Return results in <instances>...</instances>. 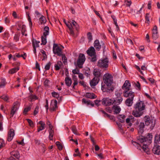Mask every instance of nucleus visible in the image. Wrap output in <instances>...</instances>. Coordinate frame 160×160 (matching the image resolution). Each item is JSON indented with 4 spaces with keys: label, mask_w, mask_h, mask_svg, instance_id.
I'll list each match as a JSON object with an SVG mask.
<instances>
[{
    "label": "nucleus",
    "mask_w": 160,
    "mask_h": 160,
    "mask_svg": "<svg viewBox=\"0 0 160 160\" xmlns=\"http://www.w3.org/2000/svg\"><path fill=\"white\" fill-rule=\"evenodd\" d=\"M26 120L30 127H33L34 126L32 120L29 119H26Z\"/></svg>",
    "instance_id": "49"
},
{
    "label": "nucleus",
    "mask_w": 160,
    "mask_h": 160,
    "mask_svg": "<svg viewBox=\"0 0 160 160\" xmlns=\"http://www.w3.org/2000/svg\"><path fill=\"white\" fill-rule=\"evenodd\" d=\"M123 98L121 97H118L111 99V105H119L122 102Z\"/></svg>",
    "instance_id": "9"
},
{
    "label": "nucleus",
    "mask_w": 160,
    "mask_h": 160,
    "mask_svg": "<svg viewBox=\"0 0 160 160\" xmlns=\"http://www.w3.org/2000/svg\"><path fill=\"white\" fill-rule=\"evenodd\" d=\"M14 131L13 129H10L8 132V141L10 142L13 139L14 135Z\"/></svg>",
    "instance_id": "15"
},
{
    "label": "nucleus",
    "mask_w": 160,
    "mask_h": 160,
    "mask_svg": "<svg viewBox=\"0 0 160 160\" xmlns=\"http://www.w3.org/2000/svg\"><path fill=\"white\" fill-rule=\"evenodd\" d=\"M53 51L54 54H57L58 56H60L62 54L61 48L57 44L54 43L53 47Z\"/></svg>",
    "instance_id": "8"
},
{
    "label": "nucleus",
    "mask_w": 160,
    "mask_h": 160,
    "mask_svg": "<svg viewBox=\"0 0 160 160\" xmlns=\"http://www.w3.org/2000/svg\"><path fill=\"white\" fill-rule=\"evenodd\" d=\"M52 125H50V129H49L48 131L49 133V138L50 140H52L53 137L54 133V130L52 129Z\"/></svg>",
    "instance_id": "22"
},
{
    "label": "nucleus",
    "mask_w": 160,
    "mask_h": 160,
    "mask_svg": "<svg viewBox=\"0 0 160 160\" xmlns=\"http://www.w3.org/2000/svg\"><path fill=\"white\" fill-rule=\"evenodd\" d=\"M91 57L92 58H91V61L94 62L96 61L97 57L96 54L94 55V56H92Z\"/></svg>",
    "instance_id": "58"
},
{
    "label": "nucleus",
    "mask_w": 160,
    "mask_h": 160,
    "mask_svg": "<svg viewBox=\"0 0 160 160\" xmlns=\"http://www.w3.org/2000/svg\"><path fill=\"white\" fill-rule=\"evenodd\" d=\"M71 129L73 132L77 135H79L80 134L78 132L76 127L75 126H72L71 127Z\"/></svg>",
    "instance_id": "39"
},
{
    "label": "nucleus",
    "mask_w": 160,
    "mask_h": 160,
    "mask_svg": "<svg viewBox=\"0 0 160 160\" xmlns=\"http://www.w3.org/2000/svg\"><path fill=\"white\" fill-rule=\"evenodd\" d=\"M40 23L41 24H44L46 22V20L45 17L43 16H42L39 19Z\"/></svg>",
    "instance_id": "41"
},
{
    "label": "nucleus",
    "mask_w": 160,
    "mask_h": 160,
    "mask_svg": "<svg viewBox=\"0 0 160 160\" xmlns=\"http://www.w3.org/2000/svg\"><path fill=\"white\" fill-rule=\"evenodd\" d=\"M100 111L104 114V117H108V118H110V115L106 113L103 110H101Z\"/></svg>",
    "instance_id": "54"
},
{
    "label": "nucleus",
    "mask_w": 160,
    "mask_h": 160,
    "mask_svg": "<svg viewBox=\"0 0 160 160\" xmlns=\"http://www.w3.org/2000/svg\"><path fill=\"white\" fill-rule=\"evenodd\" d=\"M20 35V33H16L15 34L13 40L15 42H17L19 41Z\"/></svg>",
    "instance_id": "37"
},
{
    "label": "nucleus",
    "mask_w": 160,
    "mask_h": 160,
    "mask_svg": "<svg viewBox=\"0 0 160 160\" xmlns=\"http://www.w3.org/2000/svg\"><path fill=\"white\" fill-rule=\"evenodd\" d=\"M152 135L151 133H148L146 137L141 135L137 137L138 140L142 144L132 141V143L137 148L140 150L142 149L148 154L150 153V149L148 148V144H149L152 142Z\"/></svg>",
    "instance_id": "1"
},
{
    "label": "nucleus",
    "mask_w": 160,
    "mask_h": 160,
    "mask_svg": "<svg viewBox=\"0 0 160 160\" xmlns=\"http://www.w3.org/2000/svg\"><path fill=\"white\" fill-rule=\"evenodd\" d=\"M158 140H156V137H155L154 144V147L152 149V151L154 154L159 155L160 154V146L157 144L158 142Z\"/></svg>",
    "instance_id": "7"
},
{
    "label": "nucleus",
    "mask_w": 160,
    "mask_h": 160,
    "mask_svg": "<svg viewBox=\"0 0 160 160\" xmlns=\"http://www.w3.org/2000/svg\"><path fill=\"white\" fill-rule=\"evenodd\" d=\"M31 107H28V108H25L24 110L23 113L24 114H26L27 113V112L30 110Z\"/></svg>",
    "instance_id": "55"
},
{
    "label": "nucleus",
    "mask_w": 160,
    "mask_h": 160,
    "mask_svg": "<svg viewBox=\"0 0 160 160\" xmlns=\"http://www.w3.org/2000/svg\"><path fill=\"white\" fill-rule=\"evenodd\" d=\"M134 119L135 118L133 116H130L128 118H127L126 119V123L127 124L128 126L131 127L132 125V124L131 122V121H132L135 120Z\"/></svg>",
    "instance_id": "23"
},
{
    "label": "nucleus",
    "mask_w": 160,
    "mask_h": 160,
    "mask_svg": "<svg viewBox=\"0 0 160 160\" xmlns=\"http://www.w3.org/2000/svg\"><path fill=\"white\" fill-rule=\"evenodd\" d=\"M123 95L125 97H128V98L134 99L135 93L132 91H124L123 92Z\"/></svg>",
    "instance_id": "10"
},
{
    "label": "nucleus",
    "mask_w": 160,
    "mask_h": 160,
    "mask_svg": "<svg viewBox=\"0 0 160 160\" xmlns=\"http://www.w3.org/2000/svg\"><path fill=\"white\" fill-rule=\"evenodd\" d=\"M57 103V101L56 100H52L50 108L51 112H53L56 110V109L58 108Z\"/></svg>",
    "instance_id": "13"
},
{
    "label": "nucleus",
    "mask_w": 160,
    "mask_h": 160,
    "mask_svg": "<svg viewBox=\"0 0 160 160\" xmlns=\"http://www.w3.org/2000/svg\"><path fill=\"white\" fill-rule=\"evenodd\" d=\"M82 101L83 103L87 104L88 105H89L90 104V100H86L85 99L83 98Z\"/></svg>",
    "instance_id": "53"
},
{
    "label": "nucleus",
    "mask_w": 160,
    "mask_h": 160,
    "mask_svg": "<svg viewBox=\"0 0 160 160\" xmlns=\"http://www.w3.org/2000/svg\"><path fill=\"white\" fill-rule=\"evenodd\" d=\"M93 74L95 76V77H97L99 78L101 75L100 71L98 69H94L93 70Z\"/></svg>",
    "instance_id": "28"
},
{
    "label": "nucleus",
    "mask_w": 160,
    "mask_h": 160,
    "mask_svg": "<svg viewBox=\"0 0 160 160\" xmlns=\"http://www.w3.org/2000/svg\"><path fill=\"white\" fill-rule=\"evenodd\" d=\"M111 17L112 18V19L113 22V23L116 26V27L118 30H119V26L117 22V19L116 18V17L114 15H112L111 16Z\"/></svg>",
    "instance_id": "32"
},
{
    "label": "nucleus",
    "mask_w": 160,
    "mask_h": 160,
    "mask_svg": "<svg viewBox=\"0 0 160 160\" xmlns=\"http://www.w3.org/2000/svg\"><path fill=\"white\" fill-rule=\"evenodd\" d=\"M85 96L87 98L90 99H94L97 98V96L93 93L87 92Z\"/></svg>",
    "instance_id": "26"
},
{
    "label": "nucleus",
    "mask_w": 160,
    "mask_h": 160,
    "mask_svg": "<svg viewBox=\"0 0 160 160\" xmlns=\"http://www.w3.org/2000/svg\"><path fill=\"white\" fill-rule=\"evenodd\" d=\"M10 155L11 156H13L16 158L18 159L20 156L19 152L17 150H13L10 152Z\"/></svg>",
    "instance_id": "24"
},
{
    "label": "nucleus",
    "mask_w": 160,
    "mask_h": 160,
    "mask_svg": "<svg viewBox=\"0 0 160 160\" xmlns=\"http://www.w3.org/2000/svg\"><path fill=\"white\" fill-rule=\"evenodd\" d=\"M1 98L6 101H7L8 99V97L5 95H3L1 96Z\"/></svg>",
    "instance_id": "62"
},
{
    "label": "nucleus",
    "mask_w": 160,
    "mask_h": 160,
    "mask_svg": "<svg viewBox=\"0 0 160 160\" xmlns=\"http://www.w3.org/2000/svg\"><path fill=\"white\" fill-rule=\"evenodd\" d=\"M100 80L99 78L97 77L94 78L90 82V85L92 87L98 84Z\"/></svg>",
    "instance_id": "19"
},
{
    "label": "nucleus",
    "mask_w": 160,
    "mask_h": 160,
    "mask_svg": "<svg viewBox=\"0 0 160 160\" xmlns=\"http://www.w3.org/2000/svg\"><path fill=\"white\" fill-rule=\"evenodd\" d=\"M72 72L73 74H78L79 73V70L77 68H76L72 70Z\"/></svg>",
    "instance_id": "52"
},
{
    "label": "nucleus",
    "mask_w": 160,
    "mask_h": 160,
    "mask_svg": "<svg viewBox=\"0 0 160 160\" xmlns=\"http://www.w3.org/2000/svg\"><path fill=\"white\" fill-rule=\"evenodd\" d=\"M6 83V82L5 79H2L0 82V88L4 87Z\"/></svg>",
    "instance_id": "44"
},
{
    "label": "nucleus",
    "mask_w": 160,
    "mask_h": 160,
    "mask_svg": "<svg viewBox=\"0 0 160 160\" xmlns=\"http://www.w3.org/2000/svg\"><path fill=\"white\" fill-rule=\"evenodd\" d=\"M145 126V124L143 122H141L138 126H136V128L139 134H142L143 133Z\"/></svg>",
    "instance_id": "12"
},
{
    "label": "nucleus",
    "mask_w": 160,
    "mask_h": 160,
    "mask_svg": "<svg viewBox=\"0 0 160 160\" xmlns=\"http://www.w3.org/2000/svg\"><path fill=\"white\" fill-rule=\"evenodd\" d=\"M51 63L50 62H48L45 67V69L47 70H48L50 69Z\"/></svg>",
    "instance_id": "56"
},
{
    "label": "nucleus",
    "mask_w": 160,
    "mask_h": 160,
    "mask_svg": "<svg viewBox=\"0 0 160 160\" xmlns=\"http://www.w3.org/2000/svg\"><path fill=\"white\" fill-rule=\"evenodd\" d=\"M158 33L157 27L156 26H155L152 30V34Z\"/></svg>",
    "instance_id": "51"
},
{
    "label": "nucleus",
    "mask_w": 160,
    "mask_h": 160,
    "mask_svg": "<svg viewBox=\"0 0 160 160\" xmlns=\"http://www.w3.org/2000/svg\"><path fill=\"white\" fill-rule=\"evenodd\" d=\"M29 100L30 101H32L33 100H37L38 98L37 96L35 95L32 94H30L29 97Z\"/></svg>",
    "instance_id": "38"
},
{
    "label": "nucleus",
    "mask_w": 160,
    "mask_h": 160,
    "mask_svg": "<svg viewBox=\"0 0 160 160\" xmlns=\"http://www.w3.org/2000/svg\"><path fill=\"white\" fill-rule=\"evenodd\" d=\"M42 43L41 44L45 45L47 43L46 37L42 36Z\"/></svg>",
    "instance_id": "45"
},
{
    "label": "nucleus",
    "mask_w": 160,
    "mask_h": 160,
    "mask_svg": "<svg viewBox=\"0 0 160 160\" xmlns=\"http://www.w3.org/2000/svg\"><path fill=\"white\" fill-rule=\"evenodd\" d=\"M150 14L148 13H147L145 15V23L149 24L150 23L149 19L150 18Z\"/></svg>",
    "instance_id": "40"
},
{
    "label": "nucleus",
    "mask_w": 160,
    "mask_h": 160,
    "mask_svg": "<svg viewBox=\"0 0 160 160\" xmlns=\"http://www.w3.org/2000/svg\"><path fill=\"white\" fill-rule=\"evenodd\" d=\"M56 145L59 150H61L62 149L63 146L60 142L59 141L57 142H56Z\"/></svg>",
    "instance_id": "42"
},
{
    "label": "nucleus",
    "mask_w": 160,
    "mask_h": 160,
    "mask_svg": "<svg viewBox=\"0 0 160 160\" xmlns=\"http://www.w3.org/2000/svg\"><path fill=\"white\" fill-rule=\"evenodd\" d=\"M112 78V77L111 75V91H113L115 88L116 86V83L113 82Z\"/></svg>",
    "instance_id": "29"
},
{
    "label": "nucleus",
    "mask_w": 160,
    "mask_h": 160,
    "mask_svg": "<svg viewBox=\"0 0 160 160\" xmlns=\"http://www.w3.org/2000/svg\"><path fill=\"white\" fill-rule=\"evenodd\" d=\"M133 99L128 98L125 101V104L128 107L131 106L133 103Z\"/></svg>",
    "instance_id": "25"
},
{
    "label": "nucleus",
    "mask_w": 160,
    "mask_h": 160,
    "mask_svg": "<svg viewBox=\"0 0 160 160\" xmlns=\"http://www.w3.org/2000/svg\"><path fill=\"white\" fill-rule=\"evenodd\" d=\"M32 42L33 48V52L35 54H36V48L39 47V43H40V42L36 40L35 39H33L32 40Z\"/></svg>",
    "instance_id": "17"
},
{
    "label": "nucleus",
    "mask_w": 160,
    "mask_h": 160,
    "mask_svg": "<svg viewBox=\"0 0 160 160\" xmlns=\"http://www.w3.org/2000/svg\"><path fill=\"white\" fill-rule=\"evenodd\" d=\"M103 81L105 84L102 85V90L103 92H110V74L106 73L103 76Z\"/></svg>",
    "instance_id": "3"
},
{
    "label": "nucleus",
    "mask_w": 160,
    "mask_h": 160,
    "mask_svg": "<svg viewBox=\"0 0 160 160\" xmlns=\"http://www.w3.org/2000/svg\"><path fill=\"white\" fill-rule=\"evenodd\" d=\"M112 107V110L114 112V114H118L120 112L121 109L120 107L118 105H113Z\"/></svg>",
    "instance_id": "16"
},
{
    "label": "nucleus",
    "mask_w": 160,
    "mask_h": 160,
    "mask_svg": "<svg viewBox=\"0 0 160 160\" xmlns=\"http://www.w3.org/2000/svg\"><path fill=\"white\" fill-rule=\"evenodd\" d=\"M51 94L52 97L57 98V99L59 98V95L58 92H52Z\"/></svg>",
    "instance_id": "46"
},
{
    "label": "nucleus",
    "mask_w": 160,
    "mask_h": 160,
    "mask_svg": "<svg viewBox=\"0 0 160 160\" xmlns=\"http://www.w3.org/2000/svg\"><path fill=\"white\" fill-rule=\"evenodd\" d=\"M44 32L43 33V36L46 37L49 33V28L48 26H46L44 28Z\"/></svg>",
    "instance_id": "33"
},
{
    "label": "nucleus",
    "mask_w": 160,
    "mask_h": 160,
    "mask_svg": "<svg viewBox=\"0 0 160 160\" xmlns=\"http://www.w3.org/2000/svg\"><path fill=\"white\" fill-rule=\"evenodd\" d=\"M18 102H15L12 108L10 113V117H13L16 112L18 109L19 107Z\"/></svg>",
    "instance_id": "11"
},
{
    "label": "nucleus",
    "mask_w": 160,
    "mask_h": 160,
    "mask_svg": "<svg viewBox=\"0 0 160 160\" xmlns=\"http://www.w3.org/2000/svg\"><path fill=\"white\" fill-rule=\"evenodd\" d=\"M86 60L84 55L80 53L77 61V65L79 68H82V65Z\"/></svg>",
    "instance_id": "6"
},
{
    "label": "nucleus",
    "mask_w": 160,
    "mask_h": 160,
    "mask_svg": "<svg viewBox=\"0 0 160 160\" xmlns=\"http://www.w3.org/2000/svg\"><path fill=\"white\" fill-rule=\"evenodd\" d=\"M131 83L128 80H126L122 87L124 91H129L130 90Z\"/></svg>",
    "instance_id": "14"
},
{
    "label": "nucleus",
    "mask_w": 160,
    "mask_h": 160,
    "mask_svg": "<svg viewBox=\"0 0 160 160\" xmlns=\"http://www.w3.org/2000/svg\"><path fill=\"white\" fill-rule=\"evenodd\" d=\"M39 124L40 125L39 126H38V132H39L40 131L44 129L45 127V124L42 121H39L38 123V124Z\"/></svg>",
    "instance_id": "21"
},
{
    "label": "nucleus",
    "mask_w": 160,
    "mask_h": 160,
    "mask_svg": "<svg viewBox=\"0 0 160 160\" xmlns=\"http://www.w3.org/2000/svg\"><path fill=\"white\" fill-rule=\"evenodd\" d=\"M62 60L64 63L67 62V58L64 54H62Z\"/></svg>",
    "instance_id": "64"
},
{
    "label": "nucleus",
    "mask_w": 160,
    "mask_h": 160,
    "mask_svg": "<svg viewBox=\"0 0 160 160\" xmlns=\"http://www.w3.org/2000/svg\"><path fill=\"white\" fill-rule=\"evenodd\" d=\"M94 48L93 47H91L87 51V54L91 57L94 56L96 54Z\"/></svg>",
    "instance_id": "18"
},
{
    "label": "nucleus",
    "mask_w": 160,
    "mask_h": 160,
    "mask_svg": "<svg viewBox=\"0 0 160 160\" xmlns=\"http://www.w3.org/2000/svg\"><path fill=\"white\" fill-rule=\"evenodd\" d=\"M94 46L96 49L98 50H99L101 48V46L98 40H95L94 43Z\"/></svg>",
    "instance_id": "27"
},
{
    "label": "nucleus",
    "mask_w": 160,
    "mask_h": 160,
    "mask_svg": "<svg viewBox=\"0 0 160 160\" xmlns=\"http://www.w3.org/2000/svg\"><path fill=\"white\" fill-rule=\"evenodd\" d=\"M112 58L114 60H116L117 58V57L116 52L114 50H112Z\"/></svg>",
    "instance_id": "60"
},
{
    "label": "nucleus",
    "mask_w": 160,
    "mask_h": 160,
    "mask_svg": "<svg viewBox=\"0 0 160 160\" xmlns=\"http://www.w3.org/2000/svg\"><path fill=\"white\" fill-rule=\"evenodd\" d=\"M28 20L29 22L30 26V27H32V23L31 21V19L30 18V16L29 15V14H28Z\"/></svg>",
    "instance_id": "59"
},
{
    "label": "nucleus",
    "mask_w": 160,
    "mask_h": 160,
    "mask_svg": "<svg viewBox=\"0 0 160 160\" xmlns=\"http://www.w3.org/2000/svg\"><path fill=\"white\" fill-rule=\"evenodd\" d=\"M152 37L153 40H156L158 38V33L152 34Z\"/></svg>",
    "instance_id": "61"
},
{
    "label": "nucleus",
    "mask_w": 160,
    "mask_h": 160,
    "mask_svg": "<svg viewBox=\"0 0 160 160\" xmlns=\"http://www.w3.org/2000/svg\"><path fill=\"white\" fill-rule=\"evenodd\" d=\"M19 70V68L17 67V68H13L11 69H10L9 71V73L11 74H13L17 72Z\"/></svg>",
    "instance_id": "36"
},
{
    "label": "nucleus",
    "mask_w": 160,
    "mask_h": 160,
    "mask_svg": "<svg viewBox=\"0 0 160 160\" xmlns=\"http://www.w3.org/2000/svg\"><path fill=\"white\" fill-rule=\"evenodd\" d=\"M87 36L88 39L89 40V41H90L92 39V35L91 33L89 32L87 33Z\"/></svg>",
    "instance_id": "57"
},
{
    "label": "nucleus",
    "mask_w": 160,
    "mask_h": 160,
    "mask_svg": "<svg viewBox=\"0 0 160 160\" xmlns=\"http://www.w3.org/2000/svg\"><path fill=\"white\" fill-rule=\"evenodd\" d=\"M71 24L72 25V27H74L77 30H78L79 28V26L77 23L74 20H72Z\"/></svg>",
    "instance_id": "35"
},
{
    "label": "nucleus",
    "mask_w": 160,
    "mask_h": 160,
    "mask_svg": "<svg viewBox=\"0 0 160 160\" xmlns=\"http://www.w3.org/2000/svg\"><path fill=\"white\" fill-rule=\"evenodd\" d=\"M126 117V116L124 115H119L118 117V118L120 122L123 123L125 121Z\"/></svg>",
    "instance_id": "31"
},
{
    "label": "nucleus",
    "mask_w": 160,
    "mask_h": 160,
    "mask_svg": "<svg viewBox=\"0 0 160 160\" xmlns=\"http://www.w3.org/2000/svg\"><path fill=\"white\" fill-rule=\"evenodd\" d=\"M135 86L137 87L139 90L141 89V85L138 82H137V83L135 85Z\"/></svg>",
    "instance_id": "63"
},
{
    "label": "nucleus",
    "mask_w": 160,
    "mask_h": 160,
    "mask_svg": "<svg viewBox=\"0 0 160 160\" xmlns=\"http://www.w3.org/2000/svg\"><path fill=\"white\" fill-rule=\"evenodd\" d=\"M5 143L4 140L2 139H0V148H2L5 146Z\"/></svg>",
    "instance_id": "47"
},
{
    "label": "nucleus",
    "mask_w": 160,
    "mask_h": 160,
    "mask_svg": "<svg viewBox=\"0 0 160 160\" xmlns=\"http://www.w3.org/2000/svg\"><path fill=\"white\" fill-rule=\"evenodd\" d=\"M74 77H76V76L74 75L73 77V79L74 81V82L73 84V88L75 89V86L77 85L78 84V82L77 80V78H74Z\"/></svg>",
    "instance_id": "43"
},
{
    "label": "nucleus",
    "mask_w": 160,
    "mask_h": 160,
    "mask_svg": "<svg viewBox=\"0 0 160 160\" xmlns=\"http://www.w3.org/2000/svg\"><path fill=\"white\" fill-rule=\"evenodd\" d=\"M25 31L26 29L25 28V26L24 25H23L22 27V34L23 35H25V36H26L27 35V34H24Z\"/></svg>",
    "instance_id": "48"
},
{
    "label": "nucleus",
    "mask_w": 160,
    "mask_h": 160,
    "mask_svg": "<svg viewBox=\"0 0 160 160\" xmlns=\"http://www.w3.org/2000/svg\"><path fill=\"white\" fill-rule=\"evenodd\" d=\"M101 102L102 104L105 106H109L110 105V99L109 98H104Z\"/></svg>",
    "instance_id": "20"
},
{
    "label": "nucleus",
    "mask_w": 160,
    "mask_h": 160,
    "mask_svg": "<svg viewBox=\"0 0 160 160\" xmlns=\"http://www.w3.org/2000/svg\"><path fill=\"white\" fill-rule=\"evenodd\" d=\"M133 108L132 114L135 117H140L143 114L145 109L144 103L142 101L138 102L134 105Z\"/></svg>",
    "instance_id": "2"
},
{
    "label": "nucleus",
    "mask_w": 160,
    "mask_h": 160,
    "mask_svg": "<svg viewBox=\"0 0 160 160\" xmlns=\"http://www.w3.org/2000/svg\"><path fill=\"white\" fill-rule=\"evenodd\" d=\"M135 120L132 121H134L135 123H134V125L136 127L137 126H138L139 124V122L140 121V120L138 119H136L135 118Z\"/></svg>",
    "instance_id": "50"
},
{
    "label": "nucleus",
    "mask_w": 160,
    "mask_h": 160,
    "mask_svg": "<svg viewBox=\"0 0 160 160\" xmlns=\"http://www.w3.org/2000/svg\"><path fill=\"white\" fill-rule=\"evenodd\" d=\"M108 60L107 58H102L98 62L97 66L101 68H106L108 66Z\"/></svg>",
    "instance_id": "5"
},
{
    "label": "nucleus",
    "mask_w": 160,
    "mask_h": 160,
    "mask_svg": "<svg viewBox=\"0 0 160 160\" xmlns=\"http://www.w3.org/2000/svg\"><path fill=\"white\" fill-rule=\"evenodd\" d=\"M65 83L67 86L70 87L72 83V81L70 78L67 77L65 78Z\"/></svg>",
    "instance_id": "30"
},
{
    "label": "nucleus",
    "mask_w": 160,
    "mask_h": 160,
    "mask_svg": "<svg viewBox=\"0 0 160 160\" xmlns=\"http://www.w3.org/2000/svg\"><path fill=\"white\" fill-rule=\"evenodd\" d=\"M84 74L87 77L89 76L91 73V71L90 69L88 68H86L85 69H84Z\"/></svg>",
    "instance_id": "34"
},
{
    "label": "nucleus",
    "mask_w": 160,
    "mask_h": 160,
    "mask_svg": "<svg viewBox=\"0 0 160 160\" xmlns=\"http://www.w3.org/2000/svg\"><path fill=\"white\" fill-rule=\"evenodd\" d=\"M144 121L146 126H149L151 124L150 128L152 129L156 124V121L154 119H151L149 116L146 115L144 117Z\"/></svg>",
    "instance_id": "4"
}]
</instances>
